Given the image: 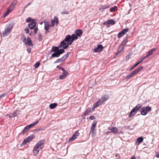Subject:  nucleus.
Instances as JSON below:
<instances>
[{"mask_svg":"<svg viewBox=\"0 0 159 159\" xmlns=\"http://www.w3.org/2000/svg\"><path fill=\"white\" fill-rule=\"evenodd\" d=\"M77 39V36L75 34H73L71 36L68 35L66 36L65 39L61 41L60 47H63L65 49H66L69 45L72 44L74 40Z\"/></svg>","mask_w":159,"mask_h":159,"instance_id":"obj_1","label":"nucleus"},{"mask_svg":"<svg viewBox=\"0 0 159 159\" xmlns=\"http://www.w3.org/2000/svg\"><path fill=\"white\" fill-rule=\"evenodd\" d=\"M44 141L43 140L39 141L34 146L33 152L34 155H37L39 152L44 147Z\"/></svg>","mask_w":159,"mask_h":159,"instance_id":"obj_2","label":"nucleus"},{"mask_svg":"<svg viewBox=\"0 0 159 159\" xmlns=\"http://www.w3.org/2000/svg\"><path fill=\"white\" fill-rule=\"evenodd\" d=\"M39 120H37L31 124L26 126L22 130L21 133H20V134H24L26 133L30 128L34 125H36L39 123Z\"/></svg>","mask_w":159,"mask_h":159,"instance_id":"obj_3","label":"nucleus"},{"mask_svg":"<svg viewBox=\"0 0 159 159\" xmlns=\"http://www.w3.org/2000/svg\"><path fill=\"white\" fill-rule=\"evenodd\" d=\"M151 107L149 106L143 107L140 110L141 114L143 116L146 115L148 112L151 111Z\"/></svg>","mask_w":159,"mask_h":159,"instance_id":"obj_4","label":"nucleus"},{"mask_svg":"<svg viewBox=\"0 0 159 159\" xmlns=\"http://www.w3.org/2000/svg\"><path fill=\"white\" fill-rule=\"evenodd\" d=\"M141 107L142 105L141 104L137 105L131 111L129 115V117H131L134 115L141 108Z\"/></svg>","mask_w":159,"mask_h":159,"instance_id":"obj_5","label":"nucleus"},{"mask_svg":"<svg viewBox=\"0 0 159 159\" xmlns=\"http://www.w3.org/2000/svg\"><path fill=\"white\" fill-rule=\"evenodd\" d=\"M36 23L34 21H32L30 22L28 24V27L30 29H34V33L36 34L37 33V31L38 30V28L37 27H36Z\"/></svg>","mask_w":159,"mask_h":159,"instance_id":"obj_6","label":"nucleus"},{"mask_svg":"<svg viewBox=\"0 0 159 159\" xmlns=\"http://www.w3.org/2000/svg\"><path fill=\"white\" fill-rule=\"evenodd\" d=\"M23 42L25 44H28L29 46H33V44L32 43V40L29 37H28L27 38L26 40V38L25 36H24L23 38Z\"/></svg>","mask_w":159,"mask_h":159,"instance_id":"obj_7","label":"nucleus"},{"mask_svg":"<svg viewBox=\"0 0 159 159\" xmlns=\"http://www.w3.org/2000/svg\"><path fill=\"white\" fill-rule=\"evenodd\" d=\"M12 28V26L11 27L9 26L7 29H6L5 31L2 33L3 36H6L7 35L9 34L11 31Z\"/></svg>","mask_w":159,"mask_h":159,"instance_id":"obj_8","label":"nucleus"},{"mask_svg":"<svg viewBox=\"0 0 159 159\" xmlns=\"http://www.w3.org/2000/svg\"><path fill=\"white\" fill-rule=\"evenodd\" d=\"M33 138V137L32 136L28 137L24 140L23 142L21 144V146L25 145L27 143L30 142Z\"/></svg>","mask_w":159,"mask_h":159,"instance_id":"obj_9","label":"nucleus"},{"mask_svg":"<svg viewBox=\"0 0 159 159\" xmlns=\"http://www.w3.org/2000/svg\"><path fill=\"white\" fill-rule=\"evenodd\" d=\"M97 122L96 121H94L93 122L92 125L91 126L90 130V133H91L92 136H93L94 134V131L95 128V127L97 124Z\"/></svg>","mask_w":159,"mask_h":159,"instance_id":"obj_10","label":"nucleus"},{"mask_svg":"<svg viewBox=\"0 0 159 159\" xmlns=\"http://www.w3.org/2000/svg\"><path fill=\"white\" fill-rule=\"evenodd\" d=\"M129 29L128 28L125 29L119 32L118 34V37L120 38L122 36H123L124 34L128 31Z\"/></svg>","mask_w":159,"mask_h":159,"instance_id":"obj_11","label":"nucleus"},{"mask_svg":"<svg viewBox=\"0 0 159 159\" xmlns=\"http://www.w3.org/2000/svg\"><path fill=\"white\" fill-rule=\"evenodd\" d=\"M56 23V25H57L59 23V20L57 17L54 16V19L51 21V25L52 26H54L55 23Z\"/></svg>","mask_w":159,"mask_h":159,"instance_id":"obj_12","label":"nucleus"},{"mask_svg":"<svg viewBox=\"0 0 159 159\" xmlns=\"http://www.w3.org/2000/svg\"><path fill=\"white\" fill-rule=\"evenodd\" d=\"M115 23V21L113 20H109L103 23V25H106L107 26H108L110 24L113 25Z\"/></svg>","mask_w":159,"mask_h":159,"instance_id":"obj_13","label":"nucleus"},{"mask_svg":"<svg viewBox=\"0 0 159 159\" xmlns=\"http://www.w3.org/2000/svg\"><path fill=\"white\" fill-rule=\"evenodd\" d=\"M103 48V47L102 45H98L97 47L94 49V51L95 52H100L102 50Z\"/></svg>","mask_w":159,"mask_h":159,"instance_id":"obj_14","label":"nucleus"},{"mask_svg":"<svg viewBox=\"0 0 159 159\" xmlns=\"http://www.w3.org/2000/svg\"><path fill=\"white\" fill-rule=\"evenodd\" d=\"M80 133L78 131H76L73 134L72 137L69 139V141H72L75 139L79 135Z\"/></svg>","mask_w":159,"mask_h":159,"instance_id":"obj_15","label":"nucleus"},{"mask_svg":"<svg viewBox=\"0 0 159 159\" xmlns=\"http://www.w3.org/2000/svg\"><path fill=\"white\" fill-rule=\"evenodd\" d=\"M108 98L109 97L107 95H105L101 97L99 100V101H100L101 103L100 104H103L104 102L108 99Z\"/></svg>","mask_w":159,"mask_h":159,"instance_id":"obj_16","label":"nucleus"},{"mask_svg":"<svg viewBox=\"0 0 159 159\" xmlns=\"http://www.w3.org/2000/svg\"><path fill=\"white\" fill-rule=\"evenodd\" d=\"M155 48H153L150 50L149 51H148V54L145 56H143L142 57L143 58H144V59L147 58L149 56L152 55L153 53V52L155 51Z\"/></svg>","mask_w":159,"mask_h":159,"instance_id":"obj_17","label":"nucleus"},{"mask_svg":"<svg viewBox=\"0 0 159 159\" xmlns=\"http://www.w3.org/2000/svg\"><path fill=\"white\" fill-rule=\"evenodd\" d=\"M143 68V67L142 66H141L137 68L135 70H134L132 71L131 73L134 76V75L138 73Z\"/></svg>","mask_w":159,"mask_h":159,"instance_id":"obj_18","label":"nucleus"},{"mask_svg":"<svg viewBox=\"0 0 159 159\" xmlns=\"http://www.w3.org/2000/svg\"><path fill=\"white\" fill-rule=\"evenodd\" d=\"M109 130H111L112 132L115 134H116L118 133V129L116 127H112L111 128L109 127L108 128Z\"/></svg>","mask_w":159,"mask_h":159,"instance_id":"obj_19","label":"nucleus"},{"mask_svg":"<svg viewBox=\"0 0 159 159\" xmlns=\"http://www.w3.org/2000/svg\"><path fill=\"white\" fill-rule=\"evenodd\" d=\"M144 58H143L142 57H141L138 61L132 67H131L130 69V70L131 71L135 67L137 66L142 61L144 60Z\"/></svg>","mask_w":159,"mask_h":159,"instance_id":"obj_20","label":"nucleus"},{"mask_svg":"<svg viewBox=\"0 0 159 159\" xmlns=\"http://www.w3.org/2000/svg\"><path fill=\"white\" fill-rule=\"evenodd\" d=\"M60 43L58 47L52 46V51L53 52H55L58 51V49L59 48H63L65 49L63 47H60Z\"/></svg>","mask_w":159,"mask_h":159,"instance_id":"obj_21","label":"nucleus"},{"mask_svg":"<svg viewBox=\"0 0 159 159\" xmlns=\"http://www.w3.org/2000/svg\"><path fill=\"white\" fill-rule=\"evenodd\" d=\"M143 139L142 137L138 138L135 142V144L136 145H139L143 141Z\"/></svg>","mask_w":159,"mask_h":159,"instance_id":"obj_22","label":"nucleus"},{"mask_svg":"<svg viewBox=\"0 0 159 159\" xmlns=\"http://www.w3.org/2000/svg\"><path fill=\"white\" fill-rule=\"evenodd\" d=\"M68 72L67 71H65L63 72L61 75L59 77V79L61 80L64 79L67 76L68 74Z\"/></svg>","mask_w":159,"mask_h":159,"instance_id":"obj_23","label":"nucleus"},{"mask_svg":"<svg viewBox=\"0 0 159 159\" xmlns=\"http://www.w3.org/2000/svg\"><path fill=\"white\" fill-rule=\"evenodd\" d=\"M16 3V2L15 1H13V2L11 3L8 9L9 10H10L11 11H12L14 8Z\"/></svg>","mask_w":159,"mask_h":159,"instance_id":"obj_24","label":"nucleus"},{"mask_svg":"<svg viewBox=\"0 0 159 159\" xmlns=\"http://www.w3.org/2000/svg\"><path fill=\"white\" fill-rule=\"evenodd\" d=\"M110 7V5H104V6H102L101 7L99 8V10L100 11H101V12H103L104 11L105 9H107V8H109Z\"/></svg>","mask_w":159,"mask_h":159,"instance_id":"obj_25","label":"nucleus"},{"mask_svg":"<svg viewBox=\"0 0 159 159\" xmlns=\"http://www.w3.org/2000/svg\"><path fill=\"white\" fill-rule=\"evenodd\" d=\"M70 52H67L65 55H64L61 58L63 61H65L66 58L68 57L69 54H70Z\"/></svg>","mask_w":159,"mask_h":159,"instance_id":"obj_26","label":"nucleus"},{"mask_svg":"<svg viewBox=\"0 0 159 159\" xmlns=\"http://www.w3.org/2000/svg\"><path fill=\"white\" fill-rule=\"evenodd\" d=\"M50 26L48 22H44V28L45 30H48L49 29Z\"/></svg>","mask_w":159,"mask_h":159,"instance_id":"obj_27","label":"nucleus"},{"mask_svg":"<svg viewBox=\"0 0 159 159\" xmlns=\"http://www.w3.org/2000/svg\"><path fill=\"white\" fill-rule=\"evenodd\" d=\"M124 47L125 46L121 44L120 45V46H119L118 48V51L117 53L118 54V53H119L121 52L122 50L123 49Z\"/></svg>","mask_w":159,"mask_h":159,"instance_id":"obj_28","label":"nucleus"},{"mask_svg":"<svg viewBox=\"0 0 159 159\" xmlns=\"http://www.w3.org/2000/svg\"><path fill=\"white\" fill-rule=\"evenodd\" d=\"M83 32L82 30H78L75 31V33L78 36H80L82 34Z\"/></svg>","mask_w":159,"mask_h":159,"instance_id":"obj_29","label":"nucleus"},{"mask_svg":"<svg viewBox=\"0 0 159 159\" xmlns=\"http://www.w3.org/2000/svg\"><path fill=\"white\" fill-rule=\"evenodd\" d=\"M60 56L57 52H55L52 54L51 56L50 57V58L51 59L52 57H58Z\"/></svg>","mask_w":159,"mask_h":159,"instance_id":"obj_30","label":"nucleus"},{"mask_svg":"<svg viewBox=\"0 0 159 159\" xmlns=\"http://www.w3.org/2000/svg\"><path fill=\"white\" fill-rule=\"evenodd\" d=\"M57 106L56 103H51L49 105V108L51 109H53L56 107Z\"/></svg>","mask_w":159,"mask_h":159,"instance_id":"obj_31","label":"nucleus"},{"mask_svg":"<svg viewBox=\"0 0 159 159\" xmlns=\"http://www.w3.org/2000/svg\"><path fill=\"white\" fill-rule=\"evenodd\" d=\"M128 37H125L123 41L121 43V44L123 45L124 46H125L127 42Z\"/></svg>","mask_w":159,"mask_h":159,"instance_id":"obj_32","label":"nucleus"},{"mask_svg":"<svg viewBox=\"0 0 159 159\" xmlns=\"http://www.w3.org/2000/svg\"><path fill=\"white\" fill-rule=\"evenodd\" d=\"M63 48V49H58L57 52L60 55L61 54H62V53H64L65 52V50Z\"/></svg>","mask_w":159,"mask_h":159,"instance_id":"obj_33","label":"nucleus"},{"mask_svg":"<svg viewBox=\"0 0 159 159\" xmlns=\"http://www.w3.org/2000/svg\"><path fill=\"white\" fill-rule=\"evenodd\" d=\"M91 111V108H88L84 113V115L85 116L89 113Z\"/></svg>","mask_w":159,"mask_h":159,"instance_id":"obj_34","label":"nucleus"},{"mask_svg":"<svg viewBox=\"0 0 159 159\" xmlns=\"http://www.w3.org/2000/svg\"><path fill=\"white\" fill-rule=\"evenodd\" d=\"M110 10L111 12H113L116 10H117V7L116 6H115L111 8Z\"/></svg>","mask_w":159,"mask_h":159,"instance_id":"obj_35","label":"nucleus"},{"mask_svg":"<svg viewBox=\"0 0 159 159\" xmlns=\"http://www.w3.org/2000/svg\"><path fill=\"white\" fill-rule=\"evenodd\" d=\"M17 115V113L16 112H14L12 114H11L10 115H9V117H14L15 116H16Z\"/></svg>","mask_w":159,"mask_h":159,"instance_id":"obj_36","label":"nucleus"},{"mask_svg":"<svg viewBox=\"0 0 159 159\" xmlns=\"http://www.w3.org/2000/svg\"><path fill=\"white\" fill-rule=\"evenodd\" d=\"M101 103L100 101H99V100L97 102L95 103L94 104V105L95 106V107H97L99 106L100 105L102 104H100Z\"/></svg>","mask_w":159,"mask_h":159,"instance_id":"obj_37","label":"nucleus"},{"mask_svg":"<svg viewBox=\"0 0 159 159\" xmlns=\"http://www.w3.org/2000/svg\"><path fill=\"white\" fill-rule=\"evenodd\" d=\"M63 62L62 60L61 59V58H58L57 59L55 62L54 63H60V62Z\"/></svg>","mask_w":159,"mask_h":159,"instance_id":"obj_38","label":"nucleus"},{"mask_svg":"<svg viewBox=\"0 0 159 159\" xmlns=\"http://www.w3.org/2000/svg\"><path fill=\"white\" fill-rule=\"evenodd\" d=\"M11 11L10 10H9V9H8L7 11L5 13L4 17H5L8 15Z\"/></svg>","mask_w":159,"mask_h":159,"instance_id":"obj_39","label":"nucleus"},{"mask_svg":"<svg viewBox=\"0 0 159 159\" xmlns=\"http://www.w3.org/2000/svg\"><path fill=\"white\" fill-rule=\"evenodd\" d=\"M33 20L30 17L28 18L26 20V22H31V21Z\"/></svg>","mask_w":159,"mask_h":159,"instance_id":"obj_40","label":"nucleus"},{"mask_svg":"<svg viewBox=\"0 0 159 159\" xmlns=\"http://www.w3.org/2000/svg\"><path fill=\"white\" fill-rule=\"evenodd\" d=\"M133 76V75L131 73L130 74L127 75V76L126 77V78L128 80L130 78L132 77Z\"/></svg>","mask_w":159,"mask_h":159,"instance_id":"obj_41","label":"nucleus"},{"mask_svg":"<svg viewBox=\"0 0 159 159\" xmlns=\"http://www.w3.org/2000/svg\"><path fill=\"white\" fill-rule=\"evenodd\" d=\"M40 65V63L39 62L36 63L34 65V66L35 68L38 67Z\"/></svg>","mask_w":159,"mask_h":159,"instance_id":"obj_42","label":"nucleus"},{"mask_svg":"<svg viewBox=\"0 0 159 159\" xmlns=\"http://www.w3.org/2000/svg\"><path fill=\"white\" fill-rule=\"evenodd\" d=\"M7 94V93H4L1 95H0V99L2 98V97H3L5 96Z\"/></svg>","mask_w":159,"mask_h":159,"instance_id":"obj_43","label":"nucleus"},{"mask_svg":"<svg viewBox=\"0 0 159 159\" xmlns=\"http://www.w3.org/2000/svg\"><path fill=\"white\" fill-rule=\"evenodd\" d=\"M61 14H63V15H64L65 14H69V12L67 11H63L61 12Z\"/></svg>","mask_w":159,"mask_h":159,"instance_id":"obj_44","label":"nucleus"},{"mask_svg":"<svg viewBox=\"0 0 159 159\" xmlns=\"http://www.w3.org/2000/svg\"><path fill=\"white\" fill-rule=\"evenodd\" d=\"M89 118L91 120H93L95 119V117L94 116H91L89 117Z\"/></svg>","mask_w":159,"mask_h":159,"instance_id":"obj_45","label":"nucleus"},{"mask_svg":"<svg viewBox=\"0 0 159 159\" xmlns=\"http://www.w3.org/2000/svg\"><path fill=\"white\" fill-rule=\"evenodd\" d=\"M38 38H39V41H41L42 39V36L40 34H39V36Z\"/></svg>","mask_w":159,"mask_h":159,"instance_id":"obj_46","label":"nucleus"},{"mask_svg":"<svg viewBox=\"0 0 159 159\" xmlns=\"http://www.w3.org/2000/svg\"><path fill=\"white\" fill-rule=\"evenodd\" d=\"M25 30L26 32V33L27 34L29 31V29L28 28H26L25 29Z\"/></svg>","mask_w":159,"mask_h":159,"instance_id":"obj_47","label":"nucleus"},{"mask_svg":"<svg viewBox=\"0 0 159 159\" xmlns=\"http://www.w3.org/2000/svg\"><path fill=\"white\" fill-rule=\"evenodd\" d=\"M27 50L28 52L29 53H30L31 52V48H27Z\"/></svg>","mask_w":159,"mask_h":159,"instance_id":"obj_48","label":"nucleus"},{"mask_svg":"<svg viewBox=\"0 0 159 159\" xmlns=\"http://www.w3.org/2000/svg\"><path fill=\"white\" fill-rule=\"evenodd\" d=\"M31 3V2H30V3H28L27 4V5L25 7V8H24V11L25 10V9L27 7H28L29 5H30Z\"/></svg>","mask_w":159,"mask_h":159,"instance_id":"obj_49","label":"nucleus"},{"mask_svg":"<svg viewBox=\"0 0 159 159\" xmlns=\"http://www.w3.org/2000/svg\"><path fill=\"white\" fill-rule=\"evenodd\" d=\"M129 56H127L126 57V60H128L129 58Z\"/></svg>","mask_w":159,"mask_h":159,"instance_id":"obj_50","label":"nucleus"},{"mask_svg":"<svg viewBox=\"0 0 159 159\" xmlns=\"http://www.w3.org/2000/svg\"><path fill=\"white\" fill-rule=\"evenodd\" d=\"M61 70H62L63 71V72H65V71H66L62 67L61 68Z\"/></svg>","mask_w":159,"mask_h":159,"instance_id":"obj_51","label":"nucleus"},{"mask_svg":"<svg viewBox=\"0 0 159 159\" xmlns=\"http://www.w3.org/2000/svg\"><path fill=\"white\" fill-rule=\"evenodd\" d=\"M61 70H62L63 71V72H65V71H66L62 67L61 68Z\"/></svg>","mask_w":159,"mask_h":159,"instance_id":"obj_52","label":"nucleus"},{"mask_svg":"<svg viewBox=\"0 0 159 159\" xmlns=\"http://www.w3.org/2000/svg\"><path fill=\"white\" fill-rule=\"evenodd\" d=\"M156 157H157L159 158V152L157 154Z\"/></svg>","mask_w":159,"mask_h":159,"instance_id":"obj_53","label":"nucleus"},{"mask_svg":"<svg viewBox=\"0 0 159 159\" xmlns=\"http://www.w3.org/2000/svg\"><path fill=\"white\" fill-rule=\"evenodd\" d=\"M61 68H62V67H60V66H57V68H58V69H60V70H61Z\"/></svg>","mask_w":159,"mask_h":159,"instance_id":"obj_54","label":"nucleus"},{"mask_svg":"<svg viewBox=\"0 0 159 159\" xmlns=\"http://www.w3.org/2000/svg\"><path fill=\"white\" fill-rule=\"evenodd\" d=\"M131 159H135V157L134 156H132L131 157Z\"/></svg>","mask_w":159,"mask_h":159,"instance_id":"obj_55","label":"nucleus"},{"mask_svg":"<svg viewBox=\"0 0 159 159\" xmlns=\"http://www.w3.org/2000/svg\"><path fill=\"white\" fill-rule=\"evenodd\" d=\"M96 107H95V106L93 105V108H92V109H93V110H94V109H95V108Z\"/></svg>","mask_w":159,"mask_h":159,"instance_id":"obj_56","label":"nucleus"},{"mask_svg":"<svg viewBox=\"0 0 159 159\" xmlns=\"http://www.w3.org/2000/svg\"><path fill=\"white\" fill-rule=\"evenodd\" d=\"M8 115V114H7L6 115V116H7V118H10L9 117V115Z\"/></svg>","mask_w":159,"mask_h":159,"instance_id":"obj_57","label":"nucleus"},{"mask_svg":"<svg viewBox=\"0 0 159 159\" xmlns=\"http://www.w3.org/2000/svg\"><path fill=\"white\" fill-rule=\"evenodd\" d=\"M45 34H47V33L49 32V31L48 30H46Z\"/></svg>","mask_w":159,"mask_h":159,"instance_id":"obj_58","label":"nucleus"},{"mask_svg":"<svg viewBox=\"0 0 159 159\" xmlns=\"http://www.w3.org/2000/svg\"><path fill=\"white\" fill-rule=\"evenodd\" d=\"M111 131H110V132H107V133L106 134H108L109 133H111Z\"/></svg>","mask_w":159,"mask_h":159,"instance_id":"obj_59","label":"nucleus"},{"mask_svg":"<svg viewBox=\"0 0 159 159\" xmlns=\"http://www.w3.org/2000/svg\"><path fill=\"white\" fill-rule=\"evenodd\" d=\"M129 126H128V127H127V128H128V129H130L129 128Z\"/></svg>","mask_w":159,"mask_h":159,"instance_id":"obj_60","label":"nucleus"}]
</instances>
